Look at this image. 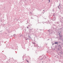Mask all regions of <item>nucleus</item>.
<instances>
[{
  "label": "nucleus",
  "instance_id": "nucleus-3",
  "mask_svg": "<svg viewBox=\"0 0 63 63\" xmlns=\"http://www.w3.org/2000/svg\"><path fill=\"white\" fill-rule=\"evenodd\" d=\"M60 37H62V36H61V35H60Z\"/></svg>",
  "mask_w": 63,
  "mask_h": 63
},
{
  "label": "nucleus",
  "instance_id": "nucleus-4",
  "mask_svg": "<svg viewBox=\"0 0 63 63\" xmlns=\"http://www.w3.org/2000/svg\"><path fill=\"white\" fill-rule=\"evenodd\" d=\"M49 2H50V0H49Z\"/></svg>",
  "mask_w": 63,
  "mask_h": 63
},
{
  "label": "nucleus",
  "instance_id": "nucleus-2",
  "mask_svg": "<svg viewBox=\"0 0 63 63\" xmlns=\"http://www.w3.org/2000/svg\"><path fill=\"white\" fill-rule=\"evenodd\" d=\"M26 61H27V62L28 63H29V62L27 60H26Z\"/></svg>",
  "mask_w": 63,
  "mask_h": 63
},
{
  "label": "nucleus",
  "instance_id": "nucleus-5",
  "mask_svg": "<svg viewBox=\"0 0 63 63\" xmlns=\"http://www.w3.org/2000/svg\"><path fill=\"white\" fill-rule=\"evenodd\" d=\"M43 11H44V10Z\"/></svg>",
  "mask_w": 63,
  "mask_h": 63
},
{
  "label": "nucleus",
  "instance_id": "nucleus-1",
  "mask_svg": "<svg viewBox=\"0 0 63 63\" xmlns=\"http://www.w3.org/2000/svg\"><path fill=\"white\" fill-rule=\"evenodd\" d=\"M58 44V42H55V43H54V44Z\"/></svg>",
  "mask_w": 63,
  "mask_h": 63
}]
</instances>
